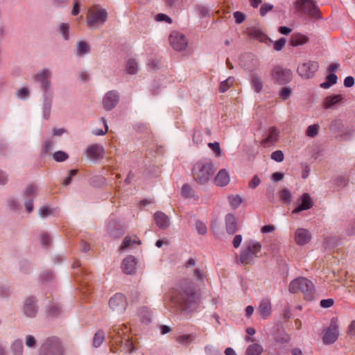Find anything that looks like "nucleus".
I'll return each mask as SVG.
<instances>
[{"mask_svg":"<svg viewBox=\"0 0 355 355\" xmlns=\"http://www.w3.org/2000/svg\"><path fill=\"white\" fill-rule=\"evenodd\" d=\"M169 42L175 51L185 49L188 44V40L185 35L178 31H173L169 35Z\"/></svg>","mask_w":355,"mask_h":355,"instance_id":"10","label":"nucleus"},{"mask_svg":"<svg viewBox=\"0 0 355 355\" xmlns=\"http://www.w3.org/2000/svg\"><path fill=\"white\" fill-rule=\"evenodd\" d=\"M338 335V320L332 318L329 327L324 333L322 340L326 345L332 344L337 340Z\"/></svg>","mask_w":355,"mask_h":355,"instance_id":"12","label":"nucleus"},{"mask_svg":"<svg viewBox=\"0 0 355 355\" xmlns=\"http://www.w3.org/2000/svg\"><path fill=\"white\" fill-rule=\"evenodd\" d=\"M105 340V333L102 330H98L93 338V346L98 347Z\"/></svg>","mask_w":355,"mask_h":355,"instance_id":"34","label":"nucleus"},{"mask_svg":"<svg viewBox=\"0 0 355 355\" xmlns=\"http://www.w3.org/2000/svg\"><path fill=\"white\" fill-rule=\"evenodd\" d=\"M343 100L344 96L342 94L329 95L324 99L322 106L324 109H331L342 103Z\"/></svg>","mask_w":355,"mask_h":355,"instance_id":"23","label":"nucleus"},{"mask_svg":"<svg viewBox=\"0 0 355 355\" xmlns=\"http://www.w3.org/2000/svg\"><path fill=\"white\" fill-rule=\"evenodd\" d=\"M17 95L19 98L24 99L29 95V91L26 88H21L17 91Z\"/></svg>","mask_w":355,"mask_h":355,"instance_id":"64","label":"nucleus"},{"mask_svg":"<svg viewBox=\"0 0 355 355\" xmlns=\"http://www.w3.org/2000/svg\"><path fill=\"white\" fill-rule=\"evenodd\" d=\"M288 290L292 293H302L306 300H311L314 296L313 284L305 277H298L291 281Z\"/></svg>","mask_w":355,"mask_h":355,"instance_id":"3","label":"nucleus"},{"mask_svg":"<svg viewBox=\"0 0 355 355\" xmlns=\"http://www.w3.org/2000/svg\"><path fill=\"white\" fill-rule=\"evenodd\" d=\"M291 44L293 46L303 45L309 42V37L301 33H294L291 37Z\"/></svg>","mask_w":355,"mask_h":355,"instance_id":"28","label":"nucleus"},{"mask_svg":"<svg viewBox=\"0 0 355 355\" xmlns=\"http://www.w3.org/2000/svg\"><path fill=\"white\" fill-rule=\"evenodd\" d=\"M193 277L197 281L203 282L205 279V275L203 272L199 269L196 268L193 271Z\"/></svg>","mask_w":355,"mask_h":355,"instance_id":"60","label":"nucleus"},{"mask_svg":"<svg viewBox=\"0 0 355 355\" xmlns=\"http://www.w3.org/2000/svg\"><path fill=\"white\" fill-rule=\"evenodd\" d=\"M233 15L236 24H241L245 19V15L241 12L236 11Z\"/></svg>","mask_w":355,"mask_h":355,"instance_id":"57","label":"nucleus"},{"mask_svg":"<svg viewBox=\"0 0 355 355\" xmlns=\"http://www.w3.org/2000/svg\"><path fill=\"white\" fill-rule=\"evenodd\" d=\"M261 245L259 242L250 241L247 245L243 247L240 254V261L243 264H248L252 262L258 254L261 252Z\"/></svg>","mask_w":355,"mask_h":355,"instance_id":"6","label":"nucleus"},{"mask_svg":"<svg viewBox=\"0 0 355 355\" xmlns=\"http://www.w3.org/2000/svg\"><path fill=\"white\" fill-rule=\"evenodd\" d=\"M250 83L254 92L259 93L261 91L263 87V82L261 77L256 74H252L250 78Z\"/></svg>","mask_w":355,"mask_h":355,"instance_id":"30","label":"nucleus"},{"mask_svg":"<svg viewBox=\"0 0 355 355\" xmlns=\"http://www.w3.org/2000/svg\"><path fill=\"white\" fill-rule=\"evenodd\" d=\"M275 339L278 343H288L290 340V336L284 331L277 334Z\"/></svg>","mask_w":355,"mask_h":355,"instance_id":"47","label":"nucleus"},{"mask_svg":"<svg viewBox=\"0 0 355 355\" xmlns=\"http://www.w3.org/2000/svg\"><path fill=\"white\" fill-rule=\"evenodd\" d=\"M295 243L299 245H304L311 239V233L306 229L298 228L294 235Z\"/></svg>","mask_w":355,"mask_h":355,"instance_id":"18","label":"nucleus"},{"mask_svg":"<svg viewBox=\"0 0 355 355\" xmlns=\"http://www.w3.org/2000/svg\"><path fill=\"white\" fill-rule=\"evenodd\" d=\"M295 8L298 12L308 15L312 18H320L319 9L313 0H298L295 3Z\"/></svg>","mask_w":355,"mask_h":355,"instance_id":"8","label":"nucleus"},{"mask_svg":"<svg viewBox=\"0 0 355 355\" xmlns=\"http://www.w3.org/2000/svg\"><path fill=\"white\" fill-rule=\"evenodd\" d=\"M53 94H51V96H44V107L43 114L45 119H48L51 114V107L52 103Z\"/></svg>","mask_w":355,"mask_h":355,"instance_id":"29","label":"nucleus"},{"mask_svg":"<svg viewBox=\"0 0 355 355\" xmlns=\"http://www.w3.org/2000/svg\"><path fill=\"white\" fill-rule=\"evenodd\" d=\"M337 76L334 73H330L327 76L326 81L320 84V87L328 89L337 82Z\"/></svg>","mask_w":355,"mask_h":355,"instance_id":"35","label":"nucleus"},{"mask_svg":"<svg viewBox=\"0 0 355 355\" xmlns=\"http://www.w3.org/2000/svg\"><path fill=\"white\" fill-rule=\"evenodd\" d=\"M139 313L142 322L148 323L150 322L152 318V313L148 308H141L139 309Z\"/></svg>","mask_w":355,"mask_h":355,"instance_id":"32","label":"nucleus"},{"mask_svg":"<svg viewBox=\"0 0 355 355\" xmlns=\"http://www.w3.org/2000/svg\"><path fill=\"white\" fill-rule=\"evenodd\" d=\"M208 146L213 150L216 156H220L221 153V149L220 147V144L218 142L209 143Z\"/></svg>","mask_w":355,"mask_h":355,"instance_id":"56","label":"nucleus"},{"mask_svg":"<svg viewBox=\"0 0 355 355\" xmlns=\"http://www.w3.org/2000/svg\"><path fill=\"white\" fill-rule=\"evenodd\" d=\"M76 48V54L78 56H81L83 55L87 54L89 52L90 50L89 45L83 41H79L77 43Z\"/></svg>","mask_w":355,"mask_h":355,"instance_id":"33","label":"nucleus"},{"mask_svg":"<svg viewBox=\"0 0 355 355\" xmlns=\"http://www.w3.org/2000/svg\"><path fill=\"white\" fill-rule=\"evenodd\" d=\"M119 93L112 90L106 93L103 99V105L106 110H112L118 103Z\"/></svg>","mask_w":355,"mask_h":355,"instance_id":"16","label":"nucleus"},{"mask_svg":"<svg viewBox=\"0 0 355 355\" xmlns=\"http://www.w3.org/2000/svg\"><path fill=\"white\" fill-rule=\"evenodd\" d=\"M78 173V171L76 169H73L69 171V175L67 178L64 179V180L62 182V184L64 186L69 185L71 182V178L74 175H76Z\"/></svg>","mask_w":355,"mask_h":355,"instance_id":"62","label":"nucleus"},{"mask_svg":"<svg viewBox=\"0 0 355 355\" xmlns=\"http://www.w3.org/2000/svg\"><path fill=\"white\" fill-rule=\"evenodd\" d=\"M182 193L183 196L187 198H193L194 200H197L198 198L195 191L187 184L183 185L182 188Z\"/></svg>","mask_w":355,"mask_h":355,"instance_id":"37","label":"nucleus"},{"mask_svg":"<svg viewBox=\"0 0 355 355\" xmlns=\"http://www.w3.org/2000/svg\"><path fill=\"white\" fill-rule=\"evenodd\" d=\"M234 81L235 79L232 76H230L226 80L222 81L219 86L220 92H225L230 87L233 85Z\"/></svg>","mask_w":355,"mask_h":355,"instance_id":"36","label":"nucleus"},{"mask_svg":"<svg viewBox=\"0 0 355 355\" xmlns=\"http://www.w3.org/2000/svg\"><path fill=\"white\" fill-rule=\"evenodd\" d=\"M25 344L28 347L35 348L37 346V340L32 335H28L25 338Z\"/></svg>","mask_w":355,"mask_h":355,"instance_id":"48","label":"nucleus"},{"mask_svg":"<svg viewBox=\"0 0 355 355\" xmlns=\"http://www.w3.org/2000/svg\"><path fill=\"white\" fill-rule=\"evenodd\" d=\"M215 173L214 164L209 159H201L193 166L191 173L194 180L200 184L208 182Z\"/></svg>","mask_w":355,"mask_h":355,"instance_id":"2","label":"nucleus"},{"mask_svg":"<svg viewBox=\"0 0 355 355\" xmlns=\"http://www.w3.org/2000/svg\"><path fill=\"white\" fill-rule=\"evenodd\" d=\"M194 338L195 336L193 334H184L179 336L176 340L180 344L184 345L190 343Z\"/></svg>","mask_w":355,"mask_h":355,"instance_id":"42","label":"nucleus"},{"mask_svg":"<svg viewBox=\"0 0 355 355\" xmlns=\"http://www.w3.org/2000/svg\"><path fill=\"white\" fill-rule=\"evenodd\" d=\"M272 77L279 84L284 85L292 80L293 73L288 69L277 66L272 71Z\"/></svg>","mask_w":355,"mask_h":355,"instance_id":"11","label":"nucleus"},{"mask_svg":"<svg viewBox=\"0 0 355 355\" xmlns=\"http://www.w3.org/2000/svg\"><path fill=\"white\" fill-rule=\"evenodd\" d=\"M59 33L64 40H68L69 37V24L67 23L60 24L59 26Z\"/></svg>","mask_w":355,"mask_h":355,"instance_id":"43","label":"nucleus"},{"mask_svg":"<svg viewBox=\"0 0 355 355\" xmlns=\"http://www.w3.org/2000/svg\"><path fill=\"white\" fill-rule=\"evenodd\" d=\"M272 8H273L272 5H271L270 3H266L262 4L260 8V15L261 16H265L268 11H270L272 9Z\"/></svg>","mask_w":355,"mask_h":355,"instance_id":"58","label":"nucleus"},{"mask_svg":"<svg viewBox=\"0 0 355 355\" xmlns=\"http://www.w3.org/2000/svg\"><path fill=\"white\" fill-rule=\"evenodd\" d=\"M123 328L126 329L127 327L124 324H121V327L114 326L112 327V331L110 332V337L111 338L110 350L114 353L117 352L119 350L118 347H121L123 344V338L121 331H123Z\"/></svg>","mask_w":355,"mask_h":355,"instance_id":"9","label":"nucleus"},{"mask_svg":"<svg viewBox=\"0 0 355 355\" xmlns=\"http://www.w3.org/2000/svg\"><path fill=\"white\" fill-rule=\"evenodd\" d=\"M156 20L158 21H164L167 22L168 24L172 23L171 18L169 17L168 15H166L165 14H162V13L158 14L156 16Z\"/></svg>","mask_w":355,"mask_h":355,"instance_id":"63","label":"nucleus"},{"mask_svg":"<svg viewBox=\"0 0 355 355\" xmlns=\"http://www.w3.org/2000/svg\"><path fill=\"white\" fill-rule=\"evenodd\" d=\"M51 77V71L49 69H43L33 76L34 80L40 84L44 96L53 94Z\"/></svg>","mask_w":355,"mask_h":355,"instance_id":"7","label":"nucleus"},{"mask_svg":"<svg viewBox=\"0 0 355 355\" xmlns=\"http://www.w3.org/2000/svg\"><path fill=\"white\" fill-rule=\"evenodd\" d=\"M280 200L286 204H289L291 202L292 195L291 191L287 189H283L279 192Z\"/></svg>","mask_w":355,"mask_h":355,"instance_id":"39","label":"nucleus"},{"mask_svg":"<svg viewBox=\"0 0 355 355\" xmlns=\"http://www.w3.org/2000/svg\"><path fill=\"white\" fill-rule=\"evenodd\" d=\"M24 313L30 318L35 317L37 312V307L35 300L33 297L27 298L23 306Z\"/></svg>","mask_w":355,"mask_h":355,"instance_id":"21","label":"nucleus"},{"mask_svg":"<svg viewBox=\"0 0 355 355\" xmlns=\"http://www.w3.org/2000/svg\"><path fill=\"white\" fill-rule=\"evenodd\" d=\"M37 194V188L36 186L33 184L28 185L24 191V196L27 198L35 196Z\"/></svg>","mask_w":355,"mask_h":355,"instance_id":"45","label":"nucleus"},{"mask_svg":"<svg viewBox=\"0 0 355 355\" xmlns=\"http://www.w3.org/2000/svg\"><path fill=\"white\" fill-rule=\"evenodd\" d=\"M196 227L198 232L200 234H205L207 232V228L206 225L202 221L198 220L196 223Z\"/></svg>","mask_w":355,"mask_h":355,"instance_id":"54","label":"nucleus"},{"mask_svg":"<svg viewBox=\"0 0 355 355\" xmlns=\"http://www.w3.org/2000/svg\"><path fill=\"white\" fill-rule=\"evenodd\" d=\"M286 42V40L284 37L280 38L279 40H277L274 44V49L275 51H281L285 46Z\"/></svg>","mask_w":355,"mask_h":355,"instance_id":"55","label":"nucleus"},{"mask_svg":"<svg viewBox=\"0 0 355 355\" xmlns=\"http://www.w3.org/2000/svg\"><path fill=\"white\" fill-rule=\"evenodd\" d=\"M135 243H137V244L141 243V241L138 239V237H137L136 236H135L134 237L126 236L123 241V243L121 246V249L125 250L127 248L131 246L132 244H135Z\"/></svg>","mask_w":355,"mask_h":355,"instance_id":"38","label":"nucleus"},{"mask_svg":"<svg viewBox=\"0 0 355 355\" xmlns=\"http://www.w3.org/2000/svg\"><path fill=\"white\" fill-rule=\"evenodd\" d=\"M262 352V346L259 344L254 343L248 347L245 355H260Z\"/></svg>","mask_w":355,"mask_h":355,"instance_id":"31","label":"nucleus"},{"mask_svg":"<svg viewBox=\"0 0 355 355\" xmlns=\"http://www.w3.org/2000/svg\"><path fill=\"white\" fill-rule=\"evenodd\" d=\"M13 355H23V345L19 340H15L11 345Z\"/></svg>","mask_w":355,"mask_h":355,"instance_id":"41","label":"nucleus"},{"mask_svg":"<svg viewBox=\"0 0 355 355\" xmlns=\"http://www.w3.org/2000/svg\"><path fill=\"white\" fill-rule=\"evenodd\" d=\"M257 313L263 320L270 317L272 313V304L270 299L263 298L260 301L257 308Z\"/></svg>","mask_w":355,"mask_h":355,"instance_id":"17","label":"nucleus"},{"mask_svg":"<svg viewBox=\"0 0 355 355\" xmlns=\"http://www.w3.org/2000/svg\"><path fill=\"white\" fill-rule=\"evenodd\" d=\"M126 70L130 74H135L138 71L137 62L134 59H129L126 62Z\"/></svg>","mask_w":355,"mask_h":355,"instance_id":"40","label":"nucleus"},{"mask_svg":"<svg viewBox=\"0 0 355 355\" xmlns=\"http://www.w3.org/2000/svg\"><path fill=\"white\" fill-rule=\"evenodd\" d=\"M230 181V175L225 169L220 170L215 178L216 184L220 187L227 185Z\"/></svg>","mask_w":355,"mask_h":355,"instance_id":"26","label":"nucleus"},{"mask_svg":"<svg viewBox=\"0 0 355 355\" xmlns=\"http://www.w3.org/2000/svg\"><path fill=\"white\" fill-rule=\"evenodd\" d=\"M109 305L114 311L122 313L126 307L125 297L121 293H116L110 298Z\"/></svg>","mask_w":355,"mask_h":355,"instance_id":"15","label":"nucleus"},{"mask_svg":"<svg viewBox=\"0 0 355 355\" xmlns=\"http://www.w3.org/2000/svg\"><path fill=\"white\" fill-rule=\"evenodd\" d=\"M248 34L250 38L257 40L261 42L267 44L272 42L263 31L256 27L249 28L248 29Z\"/></svg>","mask_w":355,"mask_h":355,"instance_id":"20","label":"nucleus"},{"mask_svg":"<svg viewBox=\"0 0 355 355\" xmlns=\"http://www.w3.org/2000/svg\"><path fill=\"white\" fill-rule=\"evenodd\" d=\"M64 349L60 340L55 337L47 338L39 349V355H63Z\"/></svg>","mask_w":355,"mask_h":355,"instance_id":"5","label":"nucleus"},{"mask_svg":"<svg viewBox=\"0 0 355 355\" xmlns=\"http://www.w3.org/2000/svg\"><path fill=\"white\" fill-rule=\"evenodd\" d=\"M229 202L233 208L238 207L241 203V198L239 195L230 196L228 198Z\"/></svg>","mask_w":355,"mask_h":355,"instance_id":"46","label":"nucleus"},{"mask_svg":"<svg viewBox=\"0 0 355 355\" xmlns=\"http://www.w3.org/2000/svg\"><path fill=\"white\" fill-rule=\"evenodd\" d=\"M279 135L280 131L276 127H270L266 137L261 141V146L270 148L274 146L279 141Z\"/></svg>","mask_w":355,"mask_h":355,"instance_id":"14","label":"nucleus"},{"mask_svg":"<svg viewBox=\"0 0 355 355\" xmlns=\"http://www.w3.org/2000/svg\"><path fill=\"white\" fill-rule=\"evenodd\" d=\"M318 67L317 62L309 61L298 66L297 73L301 77L309 78L313 76Z\"/></svg>","mask_w":355,"mask_h":355,"instance_id":"13","label":"nucleus"},{"mask_svg":"<svg viewBox=\"0 0 355 355\" xmlns=\"http://www.w3.org/2000/svg\"><path fill=\"white\" fill-rule=\"evenodd\" d=\"M54 212V209H51L49 207H42L39 210V214L41 217H46L51 214H53Z\"/></svg>","mask_w":355,"mask_h":355,"instance_id":"53","label":"nucleus"},{"mask_svg":"<svg viewBox=\"0 0 355 355\" xmlns=\"http://www.w3.org/2000/svg\"><path fill=\"white\" fill-rule=\"evenodd\" d=\"M180 311L191 316L193 313L200 310L198 297L193 286H181L177 293L172 297Z\"/></svg>","mask_w":355,"mask_h":355,"instance_id":"1","label":"nucleus"},{"mask_svg":"<svg viewBox=\"0 0 355 355\" xmlns=\"http://www.w3.org/2000/svg\"><path fill=\"white\" fill-rule=\"evenodd\" d=\"M261 180L257 175H254L252 179L248 183V187L250 189H255L259 185Z\"/></svg>","mask_w":355,"mask_h":355,"instance_id":"61","label":"nucleus"},{"mask_svg":"<svg viewBox=\"0 0 355 355\" xmlns=\"http://www.w3.org/2000/svg\"><path fill=\"white\" fill-rule=\"evenodd\" d=\"M154 220L157 225L161 229H166L170 225L169 218L162 211H157L154 214Z\"/></svg>","mask_w":355,"mask_h":355,"instance_id":"25","label":"nucleus"},{"mask_svg":"<svg viewBox=\"0 0 355 355\" xmlns=\"http://www.w3.org/2000/svg\"><path fill=\"white\" fill-rule=\"evenodd\" d=\"M226 230L230 234H233L237 230L236 220L234 215L228 214L225 216Z\"/></svg>","mask_w":355,"mask_h":355,"instance_id":"27","label":"nucleus"},{"mask_svg":"<svg viewBox=\"0 0 355 355\" xmlns=\"http://www.w3.org/2000/svg\"><path fill=\"white\" fill-rule=\"evenodd\" d=\"M270 157L277 162H282L284 159V155L282 150H278L272 153Z\"/></svg>","mask_w":355,"mask_h":355,"instance_id":"50","label":"nucleus"},{"mask_svg":"<svg viewBox=\"0 0 355 355\" xmlns=\"http://www.w3.org/2000/svg\"><path fill=\"white\" fill-rule=\"evenodd\" d=\"M53 157L57 162H63L68 158V155L63 151H57L53 154Z\"/></svg>","mask_w":355,"mask_h":355,"instance_id":"52","label":"nucleus"},{"mask_svg":"<svg viewBox=\"0 0 355 355\" xmlns=\"http://www.w3.org/2000/svg\"><path fill=\"white\" fill-rule=\"evenodd\" d=\"M292 93V90L289 87H283L279 92V98L283 101L288 99Z\"/></svg>","mask_w":355,"mask_h":355,"instance_id":"51","label":"nucleus"},{"mask_svg":"<svg viewBox=\"0 0 355 355\" xmlns=\"http://www.w3.org/2000/svg\"><path fill=\"white\" fill-rule=\"evenodd\" d=\"M107 12L98 5H94L88 9L87 24L89 28L102 26L107 19Z\"/></svg>","mask_w":355,"mask_h":355,"instance_id":"4","label":"nucleus"},{"mask_svg":"<svg viewBox=\"0 0 355 355\" xmlns=\"http://www.w3.org/2000/svg\"><path fill=\"white\" fill-rule=\"evenodd\" d=\"M301 203L292 211V214H298L304 210H307L313 207V200L311 196L307 193H303L300 197Z\"/></svg>","mask_w":355,"mask_h":355,"instance_id":"19","label":"nucleus"},{"mask_svg":"<svg viewBox=\"0 0 355 355\" xmlns=\"http://www.w3.org/2000/svg\"><path fill=\"white\" fill-rule=\"evenodd\" d=\"M121 349L120 350H125L126 352H128L129 353H132L135 351V347L133 346V344L132 341L129 340V338H125V344H122L120 347Z\"/></svg>","mask_w":355,"mask_h":355,"instance_id":"49","label":"nucleus"},{"mask_svg":"<svg viewBox=\"0 0 355 355\" xmlns=\"http://www.w3.org/2000/svg\"><path fill=\"white\" fill-rule=\"evenodd\" d=\"M86 154L92 159H98L103 157L104 149L101 146L92 144L87 148Z\"/></svg>","mask_w":355,"mask_h":355,"instance_id":"22","label":"nucleus"},{"mask_svg":"<svg viewBox=\"0 0 355 355\" xmlns=\"http://www.w3.org/2000/svg\"><path fill=\"white\" fill-rule=\"evenodd\" d=\"M137 261L134 257L129 256L123 259L121 268L126 274H132L136 268Z\"/></svg>","mask_w":355,"mask_h":355,"instance_id":"24","label":"nucleus"},{"mask_svg":"<svg viewBox=\"0 0 355 355\" xmlns=\"http://www.w3.org/2000/svg\"><path fill=\"white\" fill-rule=\"evenodd\" d=\"M202 141V134L199 130H195L193 134V141L196 144H199Z\"/></svg>","mask_w":355,"mask_h":355,"instance_id":"59","label":"nucleus"},{"mask_svg":"<svg viewBox=\"0 0 355 355\" xmlns=\"http://www.w3.org/2000/svg\"><path fill=\"white\" fill-rule=\"evenodd\" d=\"M320 126L318 124L311 125L307 127L306 130V135L309 137H315L319 130Z\"/></svg>","mask_w":355,"mask_h":355,"instance_id":"44","label":"nucleus"}]
</instances>
